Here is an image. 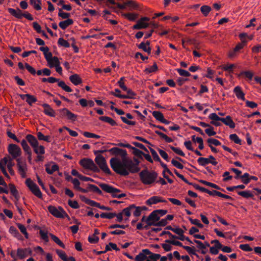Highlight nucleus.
Here are the masks:
<instances>
[{
    "label": "nucleus",
    "instance_id": "f257e3e1",
    "mask_svg": "<svg viewBox=\"0 0 261 261\" xmlns=\"http://www.w3.org/2000/svg\"><path fill=\"white\" fill-rule=\"evenodd\" d=\"M113 170L117 173L123 176L128 175L130 173H136L139 171V163L134 162L125 158L120 159L118 158H112L110 161Z\"/></svg>",
    "mask_w": 261,
    "mask_h": 261
},
{
    "label": "nucleus",
    "instance_id": "f03ea898",
    "mask_svg": "<svg viewBox=\"0 0 261 261\" xmlns=\"http://www.w3.org/2000/svg\"><path fill=\"white\" fill-rule=\"evenodd\" d=\"M139 177L142 183L145 185L153 184L158 177V173L153 171L143 170L139 173Z\"/></svg>",
    "mask_w": 261,
    "mask_h": 261
},
{
    "label": "nucleus",
    "instance_id": "7ed1b4c3",
    "mask_svg": "<svg viewBox=\"0 0 261 261\" xmlns=\"http://www.w3.org/2000/svg\"><path fill=\"white\" fill-rule=\"evenodd\" d=\"M8 11L11 15L18 19H21L22 17H25L29 20H33V17L30 13L28 11L23 12L19 8H17L16 9L13 8H8Z\"/></svg>",
    "mask_w": 261,
    "mask_h": 261
},
{
    "label": "nucleus",
    "instance_id": "20e7f679",
    "mask_svg": "<svg viewBox=\"0 0 261 261\" xmlns=\"http://www.w3.org/2000/svg\"><path fill=\"white\" fill-rule=\"evenodd\" d=\"M99 186L103 191L107 193H111L113 197H117L120 198L125 197L126 195L124 193L119 194L118 193L120 191L119 189L114 188L109 185L106 184H101Z\"/></svg>",
    "mask_w": 261,
    "mask_h": 261
},
{
    "label": "nucleus",
    "instance_id": "39448f33",
    "mask_svg": "<svg viewBox=\"0 0 261 261\" xmlns=\"http://www.w3.org/2000/svg\"><path fill=\"white\" fill-rule=\"evenodd\" d=\"M80 164L84 169L92 171L94 172H98L99 170L94 162L90 159L84 158L80 161Z\"/></svg>",
    "mask_w": 261,
    "mask_h": 261
},
{
    "label": "nucleus",
    "instance_id": "423d86ee",
    "mask_svg": "<svg viewBox=\"0 0 261 261\" xmlns=\"http://www.w3.org/2000/svg\"><path fill=\"white\" fill-rule=\"evenodd\" d=\"M95 162L103 172L109 175L111 174V171L108 167L106 159L102 155H97L95 159Z\"/></svg>",
    "mask_w": 261,
    "mask_h": 261
},
{
    "label": "nucleus",
    "instance_id": "0eeeda50",
    "mask_svg": "<svg viewBox=\"0 0 261 261\" xmlns=\"http://www.w3.org/2000/svg\"><path fill=\"white\" fill-rule=\"evenodd\" d=\"M160 219V217L157 213V211H153L146 218L145 216H143L142 218V221L145 222L147 225L151 226V225H156L158 221Z\"/></svg>",
    "mask_w": 261,
    "mask_h": 261
},
{
    "label": "nucleus",
    "instance_id": "6e6552de",
    "mask_svg": "<svg viewBox=\"0 0 261 261\" xmlns=\"http://www.w3.org/2000/svg\"><path fill=\"white\" fill-rule=\"evenodd\" d=\"M47 209L49 212L52 215L57 218H63L67 216V214L66 213V212L61 206L56 207L53 205H49L47 207Z\"/></svg>",
    "mask_w": 261,
    "mask_h": 261
},
{
    "label": "nucleus",
    "instance_id": "1a4fd4ad",
    "mask_svg": "<svg viewBox=\"0 0 261 261\" xmlns=\"http://www.w3.org/2000/svg\"><path fill=\"white\" fill-rule=\"evenodd\" d=\"M8 151L13 159H20L22 154L21 149L19 146L15 144H10L8 147Z\"/></svg>",
    "mask_w": 261,
    "mask_h": 261
},
{
    "label": "nucleus",
    "instance_id": "9d476101",
    "mask_svg": "<svg viewBox=\"0 0 261 261\" xmlns=\"http://www.w3.org/2000/svg\"><path fill=\"white\" fill-rule=\"evenodd\" d=\"M25 184L34 195L40 198L42 197V193L39 188L30 178L27 179Z\"/></svg>",
    "mask_w": 261,
    "mask_h": 261
},
{
    "label": "nucleus",
    "instance_id": "9b49d317",
    "mask_svg": "<svg viewBox=\"0 0 261 261\" xmlns=\"http://www.w3.org/2000/svg\"><path fill=\"white\" fill-rule=\"evenodd\" d=\"M149 20V18L147 17H141L137 21L136 24L133 25V29L135 30L146 29L149 25V23L148 22Z\"/></svg>",
    "mask_w": 261,
    "mask_h": 261
},
{
    "label": "nucleus",
    "instance_id": "f8f14e48",
    "mask_svg": "<svg viewBox=\"0 0 261 261\" xmlns=\"http://www.w3.org/2000/svg\"><path fill=\"white\" fill-rule=\"evenodd\" d=\"M32 251L30 248H18L17 249V257L18 259H23L29 255H31Z\"/></svg>",
    "mask_w": 261,
    "mask_h": 261
},
{
    "label": "nucleus",
    "instance_id": "ddd939ff",
    "mask_svg": "<svg viewBox=\"0 0 261 261\" xmlns=\"http://www.w3.org/2000/svg\"><path fill=\"white\" fill-rule=\"evenodd\" d=\"M17 165L18 168V172L22 177H25L27 170V164L24 161H22L21 159H17Z\"/></svg>",
    "mask_w": 261,
    "mask_h": 261
},
{
    "label": "nucleus",
    "instance_id": "4468645a",
    "mask_svg": "<svg viewBox=\"0 0 261 261\" xmlns=\"http://www.w3.org/2000/svg\"><path fill=\"white\" fill-rule=\"evenodd\" d=\"M56 82H58V86L62 88L64 91L67 92H72V90L67 86L64 81H59V80L54 77H49L48 78V82L49 83H54Z\"/></svg>",
    "mask_w": 261,
    "mask_h": 261
},
{
    "label": "nucleus",
    "instance_id": "2eb2a0df",
    "mask_svg": "<svg viewBox=\"0 0 261 261\" xmlns=\"http://www.w3.org/2000/svg\"><path fill=\"white\" fill-rule=\"evenodd\" d=\"M159 202H167V200L163 199L162 197L154 196H152L146 201V204L147 205L155 204Z\"/></svg>",
    "mask_w": 261,
    "mask_h": 261
},
{
    "label": "nucleus",
    "instance_id": "dca6fc26",
    "mask_svg": "<svg viewBox=\"0 0 261 261\" xmlns=\"http://www.w3.org/2000/svg\"><path fill=\"white\" fill-rule=\"evenodd\" d=\"M10 158V157H4L0 160V170L4 175L9 178L10 176L6 171V167L8 163Z\"/></svg>",
    "mask_w": 261,
    "mask_h": 261
},
{
    "label": "nucleus",
    "instance_id": "f3484780",
    "mask_svg": "<svg viewBox=\"0 0 261 261\" xmlns=\"http://www.w3.org/2000/svg\"><path fill=\"white\" fill-rule=\"evenodd\" d=\"M19 96L21 99L25 100L30 106H32L33 103L36 102L37 100L36 97L30 94H20Z\"/></svg>",
    "mask_w": 261,
    "mask_h": 261
},
{
    "label": "nucleus",
    "instance_id": "a211bd4d",
    "mask_svg": "<svg viewBox=\"0 0 261 261\" xmlns=\"http://www.w3.org/2000/svg\"><path fill=\"white\" fill-rule=\"evenodd\" d=\"M60 112L62 116H66L69 120L73 121L76 120L77 116L66 108L62 109Z\"/></svg>",
    "mask_w": 261,
    "mask_h": 261
},
{
    "label": "nucleus",
    "instance_id": "6ab92c4d",
    "mask_svg": "<svg viewBox=\"0 0 261 261\" xmlns=\"http://www.w3.org/2000/svg\"><path fill=\"white\" fill-rule=\"evenodd\" d=\"M150 254V251L148 249H143L135 258L136 261H145L147 258L148 254Z\"/></svg>",
    "mask_w": 261,
    "mask_h": 261
},
{
    "label": "nucleus",
    "instance_id": "aec40b11",
    "mask_svg": "<svg viewBox=\"0 0 261 261\" xmlns=\"http://www.w3.org/2000/svg\"><path fill=\"white\" fill-rule=\"evenodd\" d=\"M150 44V43L149 41H147L146 42H142L138 45V47L139 49H142L144 51L146 52L148 55H149L151 51V48Z\"/></svg>",
    "mask_w": 261,
    "mask_h": 261
},
{
    "label": "nucleus",
    "instance_id": "412c9836",
    "mask_svg": "<svg viewBox=\"0 0 261 261\" xmlns=\"http://www.w3.org/2000/svg\"><path fill=\"white\" fill-rule=\"evenodd\" d=\"M42 106L44 108V113L50 117H55V111L50 107V106L47 103H43Z\"/></svg>",
    "mask_w": 261,
    "mask_h": 261
},
{
    "label": "nucleus",
    "instance_id": "4be33fe9",
    "mask_svg": "<svg viewBox=\"0 0 261 261\" xmlns=\"http://www.w3.org/2000/svg\"><path fill=\"white\" fill-rule=\"evenodd\" d=\"M221 119V121L230 128H234L235 127L236 124L230 116H227L225 118H222Z\"/></svg>",
    "mask_w": 261,
    "mask_h": 261
},
{
    "label": "nucleus",
    "instance_id": "5701e85b",
    "mask_svg": "<svg viewBox=\"0 0 261 261\" xmlns=\"http://www.w3.org/2000/svg\"><path fill=\"white\" fill-rule=\"evenodd\" d=\"M26 139L33 148H35L39 144L37 139L32 135H27L26 136Z\"/></svg>",
    "mask_w": 261,
    "mask_h": 261
},
{
    "label": "nucleus",
    "instance_id": "b1692460",
    "mask_svg": "<svg viewBox=\"0 0 261 261\" xmlns=\"http://www.w3.org/2000/svg\"><path fill=\"white\" fill-rule=\"evenodd\" d=\"M233 92L238 99H240L243 101L245 100V94L239 86L236 87L234 88Z\"/></svg>",
    "mask_w": 261,
    "mask_h": 261
},
{
    "label": "nucleus",
    "instance_id": "393cba45",
    "mask_svg": "<svg viewBox=\"0 0 261 261\" xmlns=\"http://www.w3.org/2000/svg\"><path fill=\"white\" fill-rule=\"evenodd\" d=\"M73 23V20L72 19L68 18L65 20L60 22L59 25L62 30H65Z\"/></svg>",
    "mask_w": 261,
    "mask_h": 261
},
{
    "label": "nucleus",
    "instance_id": "a878e982",
    "mask_svg": "<svg viewBox=\"0 0 261 261\" xmlns=\"http://www.w3.org/2000/svg\"><path fill=\"white\" fill-rule=\"evenodd\" d=\"M69 80L70 82L75 86L78 85L82 83L81 78L77 74H74L70 76Z\"/></svg>",
    "mask_w": 261,
    "mask_h": 261
},
{
    "label": "nucleus",
    "instance_id": "bb28decb",
    "mask_svg": "<svg viewBox=\"0 0 261 261\" xmlns=\"http://www.w3.org/2000/svg\"><path fill=\"white\" fill-rule=\"evenodd\" d=\"M109 152L114 154H121L125 156L127 154L126 151L118 147H113L109 150Z\"/></svg>",
    "mask_w": 261,
    "mask_h": 261
},
{
    "label": "nucleus",
    "instance_id": "cd10ccee",
    "mask_svg": "<svg viewBox=\"0 0 261 261\" xmlns=\"http://www.w3.org/2000/svg\"><path fill=\"white\" fill-rule=\"evenodd\" d=\"M72 182L74 188L75 190L79 191L82 193H87L88 192L87 190L83 189L80 187V182L79 180V179L76 178H74L73 179H72Z\"/></svg>",
    "mask_w": 261,
    "mask_h": 261
},
{
    "label": "nucleus",
    "instance_id": "c85d7f7f",
    "mask_svg": "<svg viewBox=\"0 0 261 261\" xmlns=\"http://www.w3.org/2000/svg\"><path fill=\"white\" fill-rule=\"evenodd\" d=\"M59 166L57 164L48 165L46 166L45 170L49 174H52L54 172L59 170Z\"/></svg>",
    "mask_w": 261,
    "mask_h": 261
},
{
    "label": "nucleus",
    "instance_id": "c756f323",
    "mask_svg": "<svg viewBox=\"0 0 261 261\" xmlns=\"http://www.w3.org/2000/svg\"><path fill=\"white\" fill-rule=\"evenodd\" d=\"M9 232L14 237L16 238L19 240H23L22 237L19 233L18 231L14 226H11L9 228Z\"/></svg>",
    "mask_w": 261,
    "mask_h": 261
},
{
    "label": "nucleus",
    "instance_id": "7c9ffc66",
    "mask_svg": "<svg viewBox=\"0 0 261 261\" xmlns=\"http://www.w3.org/2000/svg\"><path fill=\"white\" fill-rule=\"evenodd\" d=\"M134 208H135V205L132 204L129 206L124 208L121 213H123V214H124L127 218H128L130 216L131 211H133ZM127 220L128 218L125 219V221Z\"/></svg>",
    "mask_w": 261,
    "mask_h": 261
},
{
    "label": "nucleus",
    "instance_id": "2f4dec72",
    "mask_svg": "<svg viewBox=\"0 0 261 261\" xmlns=\"http://www.w3.org/2000/svg\"><path fill=\"white\" fill-rule=\"evenodd\" d=\"M50 68L55 67L58 64H60L59 59L57 57H54L53 59L47 62Z\"/></svg>",
    "mask_w": 261,
    "mask_h": 261
},
{
    "label": "nucleus",
    "instance_id": "473e14b6",
    "mask_svg": "<svg viewBox=\"0 0 261 261\" xmlns=\"http://www.w3.org/2000/svg\"><path fill=\"white\" fill-rule=\"evenodd\" d=\"M33 150L37 154H44L45 153L44 147L42 145H39V144L35 148H33Z\"/></svg>",
    "mask_w": 261,
    "mask_h": 261
},
{
    "label": "nucleus",
    "instance_id": "72a5a7b5",
    "mask_svg": "<svg viewBox=\"0 0 261 261\" xmlns=\"http://www.w3.org/2000/svg\"><path fill=\"white\" fill-rule=\"evenodd\" d=\"M99 120L107 122L111 124L112 126H115L116 125V122L112 118L108 116H102L99 117Z\"/></svg>",
    "mask_w": 261,
    "mask_h": 261
},
{
    "label": "nucleus",
    "instance_id": "f704fd0d",
    "mask_svg": "<svg viewBox=\"0 0 261 261\" xmlns=\"http://www.w3.org/2000/svg\"><path fill=\"white\" fill-rule=\"evenodd\" d=\"M49 236L51 237V239L59 246L63 248H65V246L63 244V243L55 235L49 233Z\"/></svg>",
    "mask_w": 261,
    "mask_h": 261
},
{
    "label": "nucleus",
    "instance_id": "c9c22d12",
    "mask_svg": "<svg viewBox=\"0 0 261 261\" xmlns=\"http://www.w3.org/2000/svg\"><path fill=\"white\" fill-rule=\"evenodd\" d=\"M30 3L35 10H40L41 9V2L40 0H30Z\"/></svg>",
    "mask_w": 261,
    "mask_h": 261
},
{
    "label": "nucleus",
    "instance_id": "e433bc0d",
    "mask_svg": "<svg viewBox=\"0 0 261 261\" xmlns=\"http://www.w3.org/2000/svg\"><path fill=\"white\" fill-rule=\"evenodd\" d=\"M37 136L39 140H43L47 142H50V137L49 136H44L41 132H38Z\"/></svg>",
    "mask_w": 261,
    "mask_h": 261
},
{
    "label": "nucleus",
    "instance_id": "4c0bfd02",
    "mask_svg": "<svg viewBox=\"0 0 261 261\" xmlns=\"http://www.w3.org/2000/svg\"><path fill=\"white\" fill-rule=\"evenodd\" d=\"M122 16L129 21H134L138 17V15L135 13H123Z\"/></svg>",
    "mask_w": 261,
    "mask_h": 261
},
{
    "label": "nucleus",
    "instance_id": "58836bf2",
    "mask_svg": "<svg viewBox=\"0 0 261 261\" xmlns=\"http://www.w3.org/2000/svg\"><path fill=\"white\" fill-rule=\"evenodd\" d=\"M17 226L21 233L24 234L25 239H28L29 238V234L27 231V229L25 226L20 223H17Z\"/></svg>",
    "mask_w": 261,
    "mask_h": 261
},
{
    "label": "nucleus",
    "instance_id": "ea45409f",
    "mask_svg": "<svg viewBox=\"0 0 261 261\" xmlns=\"http://www.w3.org/2000/svg\"><path fill=\"white\" fill-rule=\"evenodd\" d=\"M9 187L11 194L16 198H18V192L14 184H10Z\"/></svg>",
    "mask_w": 261,
    "mask_h": 261
},
{
    "label": "nucleus",
    "instance_id": "a19ab883",
    "mask_svg": "<svg viewBox=\"0 0 261 261\" xmlns=\"http://www.w3.org/2000/svg\"><path fill=\"white\" fill-rule=\"evenodd\" d=\"M199 181L200 183H201V184H203L204 185L211 187L213 188L214 189H217V190H221V189L220 188V187H219L217 185H216L215 184H213L212 182H208V181H205V180H202V179L199 180Z\"/></svg>",
    "mask_w": 261,
    "mask_h": 261
},
{
    "label": "nucleus",
    "instance_id": "79ce46f5",
    "mask_svg": "<svg viewBox=\"0 0 261 261\" xmlns=\"http://www.w3.org/2000/svg\"><path fill=\"white\" fill-rule=\"evenodd\" d=\"M197 163L201 166H205V165L211 164L210 160L206 158L200 157L198 159Z\"/></svg>",
    "mask_w": 261,
    "mask_h": 261
},
{
    "label": "nucleus",
    "instance_id": "37998d69",
    "mask_svg": "<svg viewBox=\"0 0 261 261\" xmlns=\"http://www.w3.org/2000/svg\"><path fill=\"white\" fill-rule=\"evenodd\" d=\"M237 193L239 195L246 198L252 197L253 196V194L250 191H238Z\"/></svg>",
    "mask_w": 261,
    "mask_h": 261
},
{
    "label": "nucleus",
    "instance_id": "c03bdc74",
    "mask_svg": "<svg viewBox=\"0 0 261 261\" xmlns=\"http://www.w3.org/2000/svg\"><path fill=\"white\" fill-rule=\"evenodd\" d=\"M152 115L156 120L160 122L163 120L164 117L163 114L161 112L157 111H153Z\"/></svg>",
    "mask_w": 261,
    "mask_h": 261
},
{
    "label": "nucleus",
    "instance_id": "a18cd8bd",
    "mask_svg": "<svg viewBox=\"0 0 261 261\" xmlns=\"http://www.w3.org/2000/svg\"><path fill=\"white\" fill-rule=\"evenodd\" d=\"M39 234H40L41 239H42L46 242H48L49 240H48V234H47V231H46L45 230L40 229L39 230Z\"/></svg>",
    "mask_w": 261,
    "mask_h": 261
},
{
    "label": "nucleus",
    "instance_id": "49530a36",
    "mask_svg": "<svg viewBox=\"0 0 261 261\" xmlns=\"http://www.w3.org/2000/svg\"><path fill=\"white\" fill-rule=\"evenodd\" d=\"M112 249L115 250L116 251H119L120 249L117 247V246L116 244L113 243H110L108 245L106 246V250L103 252H105L111 250Z\"/></svg>",
    "mask_w": 261,
    "mask_h": 261
},
{
    "label": "nucleus",
    "instance_id": "de8ad7c7",
    "mask_svg": "<svg viewBox=\"0 0 261 261\" xmlns=\"http://www.w3.org/2000/svg\"><path fill=\"white\" fill-rule=\"evenodd\" d=\"M58 16H59V17H61L62 19H67L69 18V17L70 16V14L69 13L64 12L62 10V9H59Z\"/></svg>",
    "mask_w": 261,
    "mask_h": 261
},
{
    "label": "nucleus",
    "instance_id": "09e8293b",
    "mask_svg": "<svg viewBox=\"0 0 261 261\" xmlns=\"http://www.w3.org/2000/svg\"><path fill=\"white\" fill-rule=\"evenodd\" d=\"M158 70V66L155 63L152 66H149L145 69L146 73H150L156 71Z\"/></svg>",
    "mask_w": 261,
    "mask_h": 261
},
{
    "label": "nucleus",
    "instance_id": "8fccbe9b",
    "mask_svg": "<svg viewBox=\"0 0 261 261\" xmlns=\"http://www.w3.org/2000/svg\"><path fill=\"white\" fill-rule=\"evenodd\" d=\"M201 13L205 16H206L211 11V8L210 6L204 5L202 6L200 8Z\"/></svg>",
    "mask_w": 261,
    "mask_h": 261
},
{
    "label": "nucleus",
    "instance_id": "3c124183",
    "mask_svg": "<svg viewBox=\"0 0 261 261\" xmlns=\"http://www.w3.org/2000/svg\"><path fill=\"white\" fill-rule=\"evenodd\" d=\"M59 45L65 47H69L70 46L69 43L63 38H60L58 41Z\"/></svg>",
    "mask_w": 261,
    "mask_h": 261
},
{
    "label": "nucleus",
    "instance_id": "603ef678",
    "mask_svg": "<svg viewBox=\"0 0 261 261\" xmlns=\"http://www.w3.org/2000/svg\"><path fill=\"white\" fill-rule=\"evenodd\" d=\"M240 178L244 184L247 185L250 182L249 174L248 173H245L241 175Z\"/></svg>",
    "mask_w": 261,
    "mask_h": 261
},
{
    "label": "nucleus",
    "instance_id": "864d4df0",
    "mask_svg": "<svg viewBox=\"0 0 261 261\" xmlns=\"http://www.w3.org/2000/svg\"><path fill=\"white\" fill-rule=\"evenodd\" d=\"M14 164L12 162V159L10 158L8 163L7 165V168L9 170V172L11 175L14 174V171L13 169V167L14 166Z\"/></svg>",
    "mask_w": 261,
    "mask_h": 261
},
{
    "label": "nucleus",
    "instance_id": "5fc2aeb1",
    "mask_svg": "<svg viewBox=\"0 0 261 261\" xmlns=\"http://www.w3.org/2000/svg\"><path fill=\"white\" fill-rule=\"evenodd\" d=\"M116 213H102L100 217L102 218L112 219L115 217Z\"/></svg>",
    "mask_w": 261,
    "mask_h": 261
},
{
    "label": "nucleus",
    "instance_id": "6e6d98bb",
    "mask_svg": "<svg viewBox=\"0 0 261 261\" xmlns=\"http://www.w3.org/2000/svg\"><path fill=\"white\" fill-rule=\"evenodd\" d=\"M189 220L191 222V224L195 225L197 226L199 228H202L203 227V224H202L199 220L197 219H192L191 217L188 218Z\"/></svg>",
    "mask_w": 261,
    "mask_h": 261
},
{
    "label": "nucleus",
    "instance_id": "4d7b16f0",
    "mask_svg": "<svg viewBox=\"0 0 261 261\" xmlns=\"http://www.w3.org/2000/svg\"><path fill=\"white\" fill-rule=\"evenodd\" d=\"M229 138L231 141H233L236 144H241V139L239 138V137L236 134H231L229 136Z\"/></svg>",
    "mask_w": 261,
    "mask_h": 261
},
{
    "label": "nucleus",
    "instance_id": "13d9d810",
    "mask_svg": "<svg viewBox=\"0 0 261 261\" xmlns=\"http://www.w3.org/2000/svg\"><path fill=\"white\" fill-rule=\"evenodd\" d=\"M88 189L90 190H91L96 193H97L98 194H101V190L97 186H96L94 185L89 184L88 185Z\"/></svg>",
    "mask_w": 261,
    "mask_h": 261
},
{
    "label": "nucleus",
    "instance_id": "bf43d9fd",
    "mask_svg": "<svg viewBox=\"0 0 261 261\" xmlns=\"http://www.w3.org/2000/svg\"><path fill=\"white\" fill-rule=\"evenodd\" d=\"M56 252L61 259H62L64 261L66 260V258L67 257V256L64 251L60 249H56Z\"/></svg>",
    "mask_w": 261,
    "mask_h": 261
},
{
    "label": "nucleus",
    "instance_id": "052dcab7",
    "mask_svg": "<svg viewBox=\"0 0 261 261\" xmlns=\"http://www.w3.org/2000/svg\"><path fill=\"white\" fill-rule=\"evenodd\" d=\"M170 147L175 153L183 157L185 156V153L179 148L175 147L172 146H170Z\"/></svg>",
    "mask_w": 261,
    "mask_h": 261
},
{
    "label": "nucleus",
    "instance_id": "680f3d73",
    "mask_svg": "<svg viewBox=\"0 0 261 261\" xmlns=\"http://www.w3.org/2000/svg\"><path fill=\"white\" fill-rule=\"evenodd\" d=\"M21 145L22 146V147L25 152H28L29 151H31V148L28 145L27 140L23 139L21 141Z\"/></svg>",
    "mask_w": 261,
    "mask_h": 261
},
{
    "label": "nucleus",
    "instance_id": "e2e57ef3",
    "mask_svg": "<svg viewBox=\"0 0 261 261\" xmlns=\"http://www.w3.org/2000/svg\"><path fill=\"white\" fill-rule=\"evenodd\" d=\"M149 149L154 160L159 162H161V160L156 152L151 148H150Z\"/></svg>",
    "mask_w": 261,
    "mask_h": 261
},
{
    "label": "nucleus",
    "instance_id": "0e129e2a",
    "mask_svg": "<svg viewBox=\"0 0 261 261\" xmlns=\"http://www.w3.org/2000/svg\"><path fill=\"white\" fill-rule=\"evenodd\" d=\"M247 42V40H243V41H241V43H238L236 46V47L234 48V50L238 51L239 50L242 49L246 45Z\"/></svg>",
    "mask_w": 261,
    "mask_h": 261
},
{
    "label": "nucleus",
    "instance_id": "69168bd1",
    "mask_svg": "<svg viewBox=\"0 0 261 261\" xmlns=\"http://www.w3.org/2000/svg\"><path fill=\"white\" fill-rule=\"evenodd\" d=\"M126 3V6H129L132 9H136L138 7V4L133 1L128 0Z\"/></svg>",
    "mask_w": 261,
    "mask_h": 261
},
{
    "label": "nucleus",
    "instance_id": "338daca9",
    "mask_svg": "<svg viewBox=\"0 0 261 261\" xmlns=\"http://www.w3.org/2000/svg\"><path fill=\"white\" fill-rule=\"evenodd\" d=\"M148 256L152 261H156L157 260L160 259L161 255L159 254L153 253L150 251V254H148Z\"/></svg>",
    "mask_w": 261,
    "mask_h": 261
},
{
    "label": "nucleus",
    "instance_id": "774afa93",
    "mask_svg": "<svg viewBox=\"0 0 261 261\" xmlns=\"http://www.w3.org/2000/svg\"><path fill=\"white\" fill-rule=\"evenodd\" d=\"M251 51L253 53H261V44H257L251 48Z\"/></svg>",
    "mask_w": 261,
    "mask_h": 261
}]
</instances>
